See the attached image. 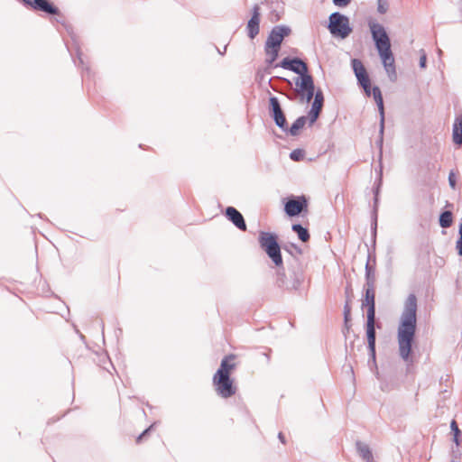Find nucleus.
<instances>
[{"label": "nucleus", "instance_id": "c756f323", "mask_svg": "<svg viewBox=\"0 0 462 462\" xmlns=\"http://www.w3.org/2000/svg\"><path fill=\"white\" fill-rule=\"evenodd\" d=\"M439 224L442 228H448L453 224V213L450 210H444L439 214Z\"/></svg>", "mask_w": 462, "mask_h": 462}, {"label": "nucleus", "instance_id": "c85d7f7f", "mask_svg": "<svg viewBox=\"0 0 462 462\" xmlns=\"http://www.w3.org/2000/svg\"><path fill=\"white\" fill-rule=\"evenodd\" d=\"M291 230L297 234V236L298 238L303 242V243H307L309 242L310 238V232H309V229L307 227H304L300 223H295V224H292L291 226Z\"/></svg>", "mask_w": 462, "mask_h": 462}, {"label": "nucleus", "instance_id": "e433bc0d", "mask_svg": "<svg viewBox=\"0 0 462 462\" xmlns=\"http://www.w3.org/2000/svg\"><path fill=\"white\" fill-rule=\"evenodd\" d=\"M456 249H457V254L459 256H462V218H461V222L458 226V238L456 242Z\"/></svg>", "mask_w": 462, "mask_h": 462}, {"label": "nucleus", "instance_id": "2eb2a0df", "mask_svg": "<svg viewBox=\"0 0 462 462\" xmlns=\"http://www.w3.org/2000/svg\"><path fill=\"white\" fill-rule=\"evenodd\" d=\"M56 20H57L58 23H61L63 25L64 29L66 30V32H68V34L70 36V38L72 40L73 45H74V47L76 49V56H77V59L79 60V66H81L82 70L85 71L88 76H89V74H90V68L88 67V65L85 64V61L83 60V53H82V51L80 50V46H79V41H78V37H77V35L74 32L72 25L69 24V23H67L64 20H60V19H56Z\"/></svg>", "mask_w": 462, "mask_h": 462}, {"label": "nucleus", "instance_id": "cd10ccee", "mask_svg": "<svg viewBox=\"0 0 462 462\" xmlns=\"http://www.w3.org/2000/svg\"><path fill=\"white\" fill-rule=\"evenodd\" d=\"M368 349V361L367 365L372 373L374 374L377 379H380V374L376 363V346H367Z\"/></svg>", "mask_w": 462, "mask_h": 462}, {"label": "nucleus", "instance_id": "79ce46f5", "mask_svg": "<svg viewBox=\"0 0 462 462\" xmlns=\"http://www.w3.org/2000/svg\"><path fill=\"white\" fill-rule=\"evenodd\" d=\"M153 428V425H151L150 427H148L147 429H145L136 439V442L137 443H140L142 441V439L143 438H145L149 432L152 430V429Z\"/></svg>", "mask_w": 462, "mask_h": 462}, {"label": "nucleus", "instance_id": "f3484780", "mask_svg": "<svg viewBox=\"0 0 462 462\" xmlns=\"http://www.w3.org/2000/svg\"><path fill=\"white\" fill-rule=\"evenodd\" d=\"M261 13L260 6L254 5L252 8V15L246 24L247 36L254 40L260 32Z\"/></svg>", "mask_w": 462, "mask_h": 462}, {"label": "nucleus", "instance_id": "4be33fe9", "mask_svg": "<svg viewBox=\"0 0 462 462\" xmlns=\"http://www.w3.org/2000/svg\"><path fill=\"white\" fill-rule=\"evenodd\" d=\"M362 308H366V317H375V290L365 288Z\"/></svg>", "mask_w": 462, "mask_h": 462}, {"label": "nucleus", "instance_id": "13d9d810", "mask_svg": "<svg viewBox=\"0 0 462 462\" xmlns=\"http://www.w3.org/2000/svg\"><path fill=\"white\" fill-rule=\"evenodd\" d=\"M350 289V285H348L346 288V292L347 293L348 292V290Z\"/></svg>", "mask_w": 462, "mask_h": 462}, {"label": "nucleus", "instance_id": "c9c22d12", "mask_svg": "<svg viewBox=\"0 0 462 462\" xmlns=\"http://www.w3.org/2000/svg\"><path fill=\"white\" fill-rule=\"evenodd\" d=\"M304 156L305 151L300 148L291 151L290 153V159L293 162H300L303 160Z\"/></svg>", "mask_w": 462, "mask_h": 462}, {"label": "nucleus", "instance_id": "a18cd8bd", "mask_svg": "<svg viewBox=\"0 0 462 462\" xmlns=\"http://www.w3.org/2000/svg\"><path fill=\"white\" fill-rule=\"evenodd\" d=\"M351 326H352L351 321H348L347 323L344 322V327H343V329H342V333L344 334L346 338L347 337V334L350 332Z\"/></svg>", "mask_w": 462, "mask_h": 462}, {"label": "nucleus", "instance_id": "6ab92c4d", "mask_svg": "<svg viewBox=\"0 0 462 462\" xmlns=\"http://www.w3.org/2000/svg\"><path fill=\"white\" fill-rule=\"evenodd\" d=\"M224 215L236 228L241 231H246L247 226L245 217L236 208L232 206L227 207Z\"/></svg>", "mask_w": 462, "mask_h": 462}, {"label": "nucleus", "instance_id": "473e14b6", "mask_svg": "<svg viewBox=\"0 0 462 462\" xmlns=\"http://www.w3.org/2000/svg\"><path fill=\"white\" fill-rule=\"evenodd\" d=\"M450 430L453 434V442L457 447H459L461 444L462 432L455 420H452L450 422Z\"/></svg>", "mask_w": 462, "mask_h": 462}, {"label": "nucleus", "instance_id": "0eeeda50", "mask_svg": "<svg viewBox=\"0 0 462 462\" xmlns=\"http://www.w3.org/2000/svg\"><path fill=\"white\" fill-rule=\"evenodd\" d=\"M383 183L382 178V170L380 171L379 177L376 179L374 182V186L373 188L374 193V203L373 209L371 213V236H372V247L376 246V235H377V219H378V207H379V196L381 186Z\"/></svg>", "mask_w": 462, "mask_h": 462}, {"label": "nucleus", "instance_id": "f704fd0d", "mask_svg": "<svg viewBox=\"0 0 462 462\" xmlns=\"http://www.w3.org/2000/svg\"><path fill=\"white\" fill-rule=\"evenodd\" d=\"M367 260L365 263V267L368 265L374 266L375 268L376 266V254H375V247H368L367 248Z\"/></svg>", "mask_w": 462, "mask_h": 462}, {"label": "nucleus", "instance_id": "864d4df0", "mask_svg": "<svg viewBox=\"0 0 462 462\" xmlns=\"http://www.w3.org/2000/svg\"><path fill=\"white\" fill-rule=\"evenodd\" d=\"M263 355H264V356L266 357L267 362L269 363V362H270V359H271L270 353H264Z\"/></svg>", "mask_w": 462, "mask_h": 462}, {"label": "nucleus", "instance_id": "ddd939ff", "mask_svg": "<svg viewBox=\"0 0 462 462\" xmlns=\"http://www.w3.org/2000/svg\"><path fill=\"white\" fill-rule=\"evenodd\" d=\"M274 67H281L283 69L294 72L298 76L310 72L307 63L299 57H285Z\"/></svg>", "mask_w": 462, "mask_h": 462}, {"label": "nucleus", "instance_id": "a211bd4d", "mask_svg": "<svg viewBox=\"0 0 462 462\" xmlns=\"http://www.w3.org/2000/svg\"><path fill=\"white\" fill-rule=\"evenodd\" d=\"M351 67L354 74L357 79V85L361 87H367L371 84L369 74L365 68L363 62L359 59L351 60Z\"/></svg>", "mask_w": 462, "mask_h": 462}, {"label": "nucleus", "instance_id": "f8f14e48", "mask_svg": "<svg viewBox=\"0 0 462 462\" xmlns=\"http://www.w3.org/2000/svg\"><path fill=\"white\" fill-rule=\"evenodd\" d=\"M25 7L40 11L49 15L61 16L60 10L50 0H18Z\"/></svg>", "mask_w": 462, "mask_h": 462}, {"label": "nucleus", "instance_id": "a19ab883", "mask_svg": "<svg viewBox=\"0 0 462 462\" xmlns=\"http://www.w3.org/2000/svg\"><path fill=\"white\" fill-rule=\"evenodd\" d=\"M461 451L459 450L458 447H457L456 448H452L451 450V456H452V458L451 460H456L457 462H460V459H461Z\"/></svg>", "mask_w": 462, "mask_h": 462}, {"label": "nucleus", "instance_id": "8fccbe9b", "mask_svg": "<svg viewBox=\"0 0 462 462\" xmlns=\"http://www.w3.org/2000/svg\"><path fill=\"white\" fill-rule=\"evenodd\" d=\"M263 74H271L272 73V70H271V66H267L266 68H264L263 70Z\"/></svg>", "mask_w": 462, "mask_h": 462}, {"label": "nucleus", "instance_id": "412c9836", "mask_svg": "<svg viewBox=\"0 0 462 462\" xmlns=\"http://www.w3.org/2000/svg\"><path fill=\"white\" fill-rule=\"evenodd\" d=\"M376 328H381V324H375V317H366L365 328L367 346H376Z\"/></svg>", "mask_w": 462, "mask_h": 462}, {"label": "nucleus", "instance_id": "423d86ee", "mask_svg": "<svg viewBox=\"0 0 462 462\" xmlns=\"http://www.w3.org/2000/svg\"><path fill=\"white\" fill-rule=\"evenodd\" d=\"M309 201L305 195H290L283 199V210L290 217H299L308 211Z\"/></svg>", "mask_w": 462, "mask_h": 462}, {"label": "nucleus", "instance_id": "603ef678", "mask_svg": "<svg viewBox=\"0 0 462 462\" xmlns=\"http://www.w3.org/2000/svg\"><path fill=\"white\" fill-rule=\"evenodd\" d=\"M216 49L217 50V51H218V53H219L220 55H224V53H225V52H226V46H225V47H224L223 51H220L219 49H217V47H216Z\"/></svg>", "mask_w": 462, "mask_h": 462}, {"label": "nucleus", "instance_id": "2f4dec72", "mask_svg": "<svg viewBox=\"0 0 462 462\" xmlns=\"http://www.w3.org/2000/svg\"><path fill=\"white\" fill-rule=\"evenodd\" d=\"M282 248L293 257V260L299 259V256L303 254L302 249L294 243L284 245Z\"/></svg>", "mask_w": 462, "mask_h": 462}, {"label": "nucleus", "instance_id": "4d7b16f0", "mask_svg": "<svg viewBox=\"0 0 462 462\" xmlns=\"http://www.w3.org/2000/svg\"><path fill=\"white\" fill-rule=\"evenodd\" d=\"M101 327H102V333L104 334V327H105V324L103 321H101Z\"/></svg>", "mask_w": 462, "mask_h": 462}, {"label": "nucleus", "instance_id": "aec40b11", "mask_svg": "<svg viewBox=\"0 0 462 462\" xmlns=\"http://www.w3.org/2000/svg\"><path fill=\"white\" fill-rule=\"evenodd\" d=\"M378 54L383 61L385 71L388 73L391 78V74L396 77V70L394 66V57L392 51L391 47H387L381 51H377Z\"/></svg>", "mask_w": 462, "mask_h": 462}, {"label": "nucleus", "instance_id": "5fc2aeb1", "mask_svg": "<svg viewBox=\"0 0 462 462\" xmlns=\"http://www.w3.org/2000/svg\"><path fill=\"white\" fill-rule=\"evenodd\" d=\"M348 368H349V372H350V373H351V374H352V377L354 378V370H353L352 365H349V367H348Z\"/></svg>", "mask_w": 462, "mask_h": 462}, {"label": "nucleus", "instance_id": "de8ad7c7", "mask_svg": "<svg viewBox=\"0 0 462 462\" xmlns=\"http://www.w3.org/2000/svg\"><path fill=\"white\" fill-rule=\"evenodd\" d=\"M264 75L265 74H263V71L259 69V70H257V72L255 74V79L257 81H263L264 79Z\"/></svg>", "mask_w": 462, "mask_h": 462}, {"label": "nucleus", "instance_id": "9d476101", "mask_svg": "<svg viewBox=\"0 0 462 462\" xmlns=\"http://www.w3.org/2000/svg\"><path fill=\"white\" fill-rule=\"evenodd\" d=\"M268 112L275 125L283 132L287 127L288 121L277 97L271 96L269 97Z\"/></svg>", "mask_w": 462, "mask_h": 462}, {"label": "nucleus", "instance_id": "f257e3e1", "mask_svg": "<svg viewBox=\"0 0 462 462\" xmlns=\"http://www.w3.org/2000/svg\"><path fill=\"white\" fill-rule=\"evenodd\" d=\"M417 330V298L411 293L407 297L402 312L398 328L397 341L400 357L410 365L413 363V346Z\"/></svg>", "mask_w": 462, "mask_h": 462}, {"label": "nucleus", "instance_id": "f03ea898", "mask_svg": "<svg viewBox=\"0 0 462 462\" xmlns=\"http://www.w3.org/2000/svg\"><path fill=\"white\" fill-rule=\"evenodd\" d=\"M278 268L275 285L284 291H296L301 294L306 280V271L300 259H294L289 263L287 273L283 266Z\"/></svg>", "mask_w": 462, "mask_h": 462}, {"label": "nucleus", "instance_id": "39448f33", "mask_svg": "<svg viewBox=\"0 0 462 462\" xmlns=\"http://www.w3.org/2000/svg\"><path fill=\"white\" fill-rule=\"evenodd\" d=\"M293 90L299 94L300 101L310 103L317 90L315 88L313 76L309 72L293 79Z\"/></svg>", "mask_w": 462, "mask_h": 462}, {"label": "nucleus", "instance_id": "393cba45", "mask_svg": "<svg viewBox=\"0 0 462 462\" xmlns=\"http://www.w3.org/2000/svg\"><path fill=\"white\" fill-rule=\"evenodd\" d=\"M262 4L270 6L272 14L275 16L274 22H278L284 14V3L282 0H263Z\"/></svg>", "mask_w": 462, "mask_h": 462}, {"label": "nucleus", "instance_id": "5701e85b", "mask_svg": "<svg viewBox=\"0 0 462 462\" xmlns=\"http://www.w3.org/2000/svg\"><path fill=\"white\" fill-rule=\"evenodd\" d=\"M236 356L234 354H229L225 356L224 358L220 362V365L215 374H221L226 375H231V372L236 369V365L233 363L236 359Z\"/></svg>", "mask_w": 462, "mask_h": 462}, {"label": "nucleus", "instance_id": "c03bdc74", "mask_svg": "<svg viewBox=\"0 0 462 462\" xmlns=\"http://www.w3.org/2000/svg\"><path fill=\"white\" fill-rule=\"evenodd\" d=\"M422 51V54L420 57L419 66L420 69H425L427 67V56L426 53Z\"/></svg>", "mask_w": 462, "mask_h": 462}, {"label": "nucleus", "instance_id": "3c124183", "mask_svg": "<svg viewBox=\"0 0 462 462\" xmlns=\"http://www.w3.org/2000/svg\"><path fill=\"white\" fill-rule=\"evenodd\" d=\"M278 79L285 81L291 88L292 87V81H291L290 79H285V78H278Z\"/></svg>", "mask_w": 462, "mask_h": 462}, {"label": "nucleus", "instance_id": "1a4fd4ad", "mask_svg": "<svg viewBox=\"0 0 462 462\" xmlns=\"http://www.w3.org/2000/svg\"><path fill=\"white\" fill-rule=\"evenodd\" d=\"M372 39L377 51L391 47V39L385 28L379 23L370 21L368 23Z\"/></svg>", "mask_w": 462, "mask_h": 462}, {"label": "nucleus", "instance_id": "37998d69", "mask_svg": "<svg viewBox=\"0 0 462 462\" xmlns=\"http://www.w3.org/2000/svg\"><path fill=\"white\" fill-rule=\"evenodd\" d=\"M351 1L352 0H332L333 4L338 7L347 6L351 3Z\"/></svg>", "mask_w": 462, "mask_h": 462}, {"label": "nucleus", "instance_id": "6e6d98bb", "mask_svg": "<svg viewBox=\"0 0 462 462\" xmlns=\"http://www.w3.org/2000/svg\"><path fill=\"white\" fill-rule=\"evenodd\" d=\"M287 97L291 101L295 100V97L292 95H287Z\"/></svg>", "mask_w": 462, "mask_h": 462}, {"label": "nucleus", "instance_id": "20e7f679", "mask_svg": "<svg viewBox=\"0 0 462 462\" xmlns=\"http://www.w3.org/2000/svg\"><path fill=\"white\" fill-rule=\"evenodd\" d=\"M327 28L337 38L346 39L353 32L349 18L339 12H334L328 16Z\"/></svg>", "mask_w": 462, "mask_h": 462}, {"label": "nucleus", "instance_id": "58836bf2", "mask_svg": "<svg viewBox=\"0 0 462 462\" xmlns=\"http://www.w3.org/2000/svg\"><path fill=\"white\" fill-rule=\"evenodd\" d=\"M344 322L351 321V306L348 300L346 301L343 310Z\"/></svg>", "mask_w": 462, "mask_h": 462}, {"label": "nucleus", "instance_id": "b1692460", "mask_svg": "<svg viewBox=\"0 0 462 462\" xmlns=\"http://www.w3.org/2000/svg\"><path fill=\"white\" fill-rule=\"evenodd\" d=\"M307 122L309 123L308 116H299L291 126H289V124L287 123V127L283 130V133L291 136H297L300 134V130L304 127Z\"/></svg>", "mask_w": 462, "mask_h": 462}, {"label": "nucleus", "instance_id": "bb28decb", "mask_svg": "<svg viewBox=\"0 0 462 462\" xmlns=\"http://www.w3.org/2000/svg\"><path fill=\"white\" fill-rule=\"evenodd\" d=\"M356 448L358 455L362 457V459L365 462H373L374 457L372 454V450L369 446L360 440L356 442Z\"/></svg>", "mask_w": 462, "mask_h": 462}, {"label": "nucleus", "instance_id": "dca6fc26", "mask_svg": "<svg viewBox=\"0 0 462 462\" xmlns=\"http://www.w3.org/2000/svg\"><path fill=\"white\" fill-rule=\"evenodd\" d=\"M313 102L310 109L308 112L309 125L311 126L319 119V115L324 106V95L320 88L317 89L316 94L313 97Z\"/></svg>", "mask_w": 462, "mask_h": 462}, {"label": "nucleus", "instance_id": "bf43d9fd", "mask_svg": "<svg viewBox=\"0 0 462 462\" xmlns=\"http://www.w3.org/2000/svg\"><path fill=\"white\" fill-rule=\"evenodd\" d=\"M450 462H457V461H456V460H450Z\"/></svg>", "mask_w": 462, "mask_h": 462}, {"label": "nucleus", "instance_id": "7c9ffc66", "mask_svg": "<svg viewBox=\"0 0 462 462\" xmlns=\"http://www.w3.org/2000/svg\"><path fill=\"white\" fill-rule=\"evenodd\" d=\"M365 288L374 289V285H375V268H374V266L368 265L367 267L365 268Z\"/></svg>", "mask_w": 462, "mask_h": 462}, {"label": "nucleus", "instance_id": "09e8293b", "mask_svg": "<svg viewBox=\"0 0 462 462\" xmlns=\"http://www.w3.org/2000/svg\"><path fill=\"white\" fill-rule=\"evenodd\" d=\"M278 439L282 444L286 443L285 436L282 432L278 433Z\"/></svg>", "mask_w": 462, "mask_h": 462}, {"label": "nucleus", "instance_id": "4c0bfd02", "mask_svg": "<svg viewBox=\"0 0 462 462\" xmlns=\"http://www.w3.org/2000/svg\"><path fill=\"white\" fill-rule=\"evenodd\" d=\"M389 8V4L387 0H377V12L380 14H384Z\"/></svg>", "mask_w": 462, "mask_h": 462}, {"label": "nucleus", "instance_id": "7ed1b4c3", "mask_svg": "<svg viewBox=\"0 0 462 462\" xmlns=\"http://www.w3.org/2000/svg\"><path fill=\"white\" fill-rule=\"evenodd\" d=\"M258 243L263 251L268 255L276 267H282L283 259L282 246L279 244L278 235L273 232L260 231Z\"/></svg>", "mask_w": 462, "mask_h": 462}, {"label": "nucleus", "instance_id": "a878e982", "mask_svg": "<svg viewBox=\"0 0 462 462\" xmlns=\"http://www.w3.org/2000/svg\"><path fill=\"white\" fill-rule=\"evenodd\" d=\"M452 139L456 145L462 144V114L457 116L453 123Z\"/></svg>", "mask_w": 462, "mask_h": 462}, {"label": "nucleus", "instance_id": "72a5a7b5", "mask_svg": "<svg viewBox=\"0 0 462 462\" xmlns=\"http://www.w3.org/2000/svg\"><path fill=\"white\" fill-rule=\"evenodd\" d=\"M264 51L268 56L265 62L267 63V65L272 66L273 62L277 60L280 50L276 48H267V46H264Z\"/></svg>", "mask_w": 462, "mask_h": 462}, {"label": "nucleus", "instance_id": "9b49d317", "mask_svg": "<svg viewBox=\"0 0 462 462\" xmlns=\"http://www.w3.org/2000/svg\"><path fill=\"white\" fill-rule=\"evenodd\" d=\"M291 33L290 26L285 24L275 25L272 28L264 46L267 48H276L281 50L282 43L285 37Z\"/></svg>", "mask_w": 462, "mask_h": 462}, {"label": "nucleus", "instance_id": "ea45409f", "mask_svg": "<svg viewBox=\"0 0 462 462\" xmlns=\"http://www.w3.org/2000/svg\"><path fill=\"white\" fill-rule=\"evenodd\" d=\"M448 184L451 189H455L457 186V178L454 171H451L448 174Z\"/></svg>", "mask_w": 462, "mask_h": 462}, {"label": "nucleus", "instance_id": "4468645a", "mask_svg": "<svg viewBox=\"0 0 462 462\" xmlns=\"http://www.w3.org/2000/svg\"><path fill=\"white\" fill-rule=\"evenodd\" d=\"M373 97L377 105L380 114L379 138L376 141V144L380 147V149H382L384 132V105L382 91L378 86H374Z\"/></svg>", "mask_w": 462, "mask_h": 462}, {"label": "nucleus", "instance_id": "49530a36", "mask_svg": "<svg viewBox=\"0 0 462 462\" xmlns=\"http://www.w3.org/2000/svg\"><path fill=\"white\" fill-rule=\"evenodd\" d=\"M361 88H363L366 97H369L371 95L373 96L374 87L372 88L371 84H368L367 87H361Z\"/></svg>", "mask_w": 462, "mask_h": 462}, {"label": "nucleus", "instance_id": "6e6552de", "mask_svg": "<svg viewBox=\"0 0 462 462\" xmlns=\"http://www.w3.org/2000/svg\"><path fill=\"white\" fill-rule=\"evenodd\" d=\"M213 384L217 393L222 398H229L236 392V386L231 375L215 374L213 375Z\"/></svg>", "mask_w": 462, "mask_h": 462}]
</instances>
